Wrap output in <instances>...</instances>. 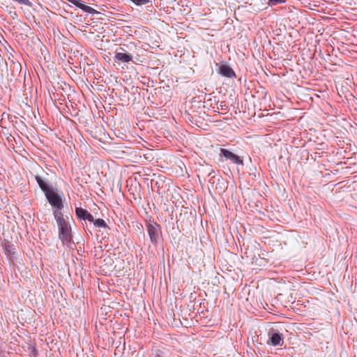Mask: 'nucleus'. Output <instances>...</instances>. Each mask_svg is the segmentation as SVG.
<instances>
[{
  "mask_svg": "<svg viewBox=\"0 0 357 357\" xmlns=\"http://www.w3.org/2000/svg\"><path fill=\"white\" fill-rule=\"evenodd\" d=\"M146 227L151 243L156 246L162 236L160 225L154 222H149Z\"/></svg>",
  "mask_w": 357,
  "mask_h": 357,
  "instance_id": "1",
  "label": "nucleus"
},
{
  "mask_svg": "<svg viewBox=\"0 0 357 357\" xmlns=\"http://www.w3.org/2000/svg\"><path fill=\"white\" fill-rule=\"evenodd\" d=\"M45 196L48 203L54 208L55 210L61 211L63 208L62 196L56 192V189L54 188Z\"/></svg>",
  "mask_w": 357,
  "mask_h": 357,
  "instance_id": "2",
  "label": "nucleus"
},
{
  "mask_svg": "<svg viewBox=\"0 0 357 357\" xmlns=\"http://www.w3.org/2000/svg\"><path fill=\"white\" fill-rule=\"evenodd\" d=\"M220 156L225 158L226 160H229L231 163L243 165V160L238 155L234 154L228 149L221 148L220 150Z\"/></svg>",
  "mask_w": 357,
  "mask_h": 357,
  "instance_id": "3",
  "label": "nucleus"
},
{
  "mask_svg": "<svg viewBox=\"0 0 357 357\" xmlns=\"http://www.w3.org/2000/svg\"><path fill=\"white\" fill-rule=\"evenodd\" d=\"M35 179L45 195L54 189L48 179L45 178L39 175H36L35 176Z\"/></svg>",
  "mask_w": 357,
  "mask_h": 357,
  "instance_id": "4",
  "label": "nucleus"
},
{
  "mask_svg": "<svg viewBox=\"0 0 357 357\" xmlns=\"http://www.w3.org/2000/svg\"><path fill=\"white\" fill-rule=\"evenodd\" d=\"M59 238L63 245L70 243L72 240L70 227L59 229Z\"/></svg>",
  "mask_w": 357,
  "mask_h": 357,
  "instance_id": "5",
  "label": "nucleus"
},
{
  "mask_svg": "<svg viewBox=\"0 0 357 357\" xmlns=\"http://www.w3.org/2000/svg\"><path fill=\"white\" fill-rule=\"evenodd\" d=\"M199 172L202 174V176L203 177L206 176L208 178V183H212V184L214 183L213 178H215V172L211 165H203L202 167V169H199Z\"/></svg>",
  "mask_w": 357,
  "mask_h": 357,
  "instance_id": "6",
  "label": "nucleus"
},
{
  "mask_svg": "<svg viewBox=\"0 0 357 357\" xmlns=\"http://www.w3.org/2000/svg\"><path fill=\"white\" fill-rule=\"evenodd\" d=\"M218 73L227 78L236 77V73L234 70L226 64H222L220 66Z\"/></svg>",
  "mask_w": 357,
  "mask_h": 357,
  "instance_id": "7",
  "label": "nucleus"
},
{
  "mask_svg": "<svg viewBox=\"0 0 357 357\" xmlns=\"http://www.w3.org/2000/svg\"><path fill=\"white\" fill-rule=\"evenodd\" d=\"M119 50L123 52L116 51L114 56L115 59L121 61L122 63H128L132 60V56L130 54H127L123 48L120 47Z\"/></svg>",
  "mask_w": 357,
  "mask_h": 357,
  "instance_id": "8",
  "label": "nucleus"
},
{
  "mask_svg": "<svg viewBox=\"0 0 357 357\" xmlns=\"http://www.w3.org/2000/svg\"><path fill=\"white\" fill-rule=\"evenodd\" d=\"M270 341L273 346H282L284 343L282 335L279 333H273L270 335Z\"/></svg>",
  "mask_w": 357,
  "mask_h": 357,
  "instance_id": "9",
  "label": "nucleus"
},
{
  "mask_svg": "<svg viewBox=\"0 0 357 357\" xmlns=\"http://www.w3.org/2000/svg\"><path fill=\"white\" fill-rule=\"evenodd\" d=\"M76 6L81 8L83 11L86 12L90 14L98 13V12L94 8H93L92 7H91L89 6L85 5L84 3V1L82 0L79 1V3H77V6Z\"/></svg>",
  "mask_w": 357,
  "mask_h": 357,
  "instance_id": "10",
  "label": "nucleus"
},
{
  "mask_svg": "<svg viewBox=\"0 0 357 357\" xmlns=\"http://www.w3.org/2000/svg\"><path fill=\"white\" fill-rule=\"evenodd\" d=\"M53 215H54V218H55V220L56 221V223H57L58 226L60 225H62L63 223L66 222V220L63 218V215L61 212V211L54 210V212H53Z\"/></svg>",
  "mask_w": 357,
  "mask_h": 357,
  "instance_id": "11",
  "label": "nucleus"
},
{
  "mask_svg": "<svg viewBox=\"0 0 357 357\" xmlns=\"http://www.w3.org/2000/svg\"><path fill=\"white\" fill-rule=\"evenodd\" d=\"M89 211L86 209H84L81 207H76L75 208V213L78 218L80 220H84L86 215L88 214Z\"/></svg>",
  "mask_w": 357,
  "mask_h": 357,
  "instance_id": "12",
  "label": "nucleus"
},
{
  "mask_svg": "<svg viewBox=\"0 0 357 357\" xmlns=\"http://www.w3.org/2000/svg\"><path fill=\"white\" fill-rule=\"evenodd\" d=\"M93 224L97 227L106 228L107 227L105 221L103 219H101V218H98V219L94 220Z\"/></svg>",
  "mask_w": 357,
  "mask_h": 357,
  "instance_id": "13",
  "label": "nucleus"
},
{
  "mask_svg": "<svg viewBox=\"0 0 357 357\" xmlns=\"http://www.w3.org/2000/svg\"><path fill=\"white\" fill-rule=\"evenodd\" d=\"M287 0H268V5L272 6L278 3H285Z\"/></svg>",
  "mask_w": 357,
  "mask_h": 357,
  "instance_id": "14",
  "label": "nucleus"
},
{
  "mask_svg": "<svg viewBox=\"0 0 357 357\" xmlns=\"http://www.w3.org/2000/svg\"><path fill=\"white\" fill-rule=\"evenodd\" d=\"M137 6H142L149 2V0H131Z\"/></svg>",
  "mask_w": 357,
  "mask_h": 357,
  "instance_id": "15",
  "label": "nucleus"
},
{
  "mask_svg": "<svg viewBox=\"0 0 357 357\" xmlns=\"http://www.w3.org/2000/svg\"><path fill=\"white\" fill-rule=\"evenodd\" d=\"M219 185L221 190H224L225 188V180L222 178H219L218 179V184Z\"/></svg>",
  "mask_w": 357,
  "mask_h": 357,
  "instance_id": "16",
  "label": "nucleus"
},
{
  "mask_svg": "<svg viewBox=\"0 0 357 357\" xmlns=\"http://www.w3.org/2000/svg\"><path fill=\"white\" fill-rule=\"evenodd\" d=\"M84 220H88L91 222H94L93 216L89 212Z\"/></svg>",
  "mask_w": 357,
  "mask_h": 357,
  "instance_id": "17",
  "label": "nucleus"
},
{
  "mask_svg": "<svg viewBox=\"0 0 357 357\" xmlns=\"http://www.w3.org/2000/svg\"><path fill=\"white\" fill-rule=\"evenodd\" d=\"M69 227V225L68 223V222H65L64 223H63L62 225H60L58 226L59 229L60 228H63V227Z\"/></svg>",
  "mask_w": 357,
  "mask_h": 357,
  "instance_id": "18",
  "label": "nucleus"
},
{
  "mask_svg": "<svg viewBox=\"0 0 357 357\" xmlns=\"http://www.w3.org/2000/svg\"><path fill=\"white\" fill-rule=\"evenodd\" d=\"M70 3L74 4L75 6H77V3H79V0H67Z\"/></svg>",
  "mask_w": 357,
  "mask_h": 357,
  "instance_id": "19",
  "label": "nucleus"
},
{
  "mask_svg": "<svg viewBox=\"0 0 357 357\" xmlns=\"http://www.w3.org/2000/svg\"><path fill=\"white\" fill-rule=\"evenodd\" d=\"M155 357H164L160 351H158L155 354Z\"/></svg>",
  "mask_w": 357,
  "mask_h": 357,
  "instance_id": "20",
  "label": "nucleus"
},
{
  "mask_svg": "<svg viewBox=\"0 0 357 357\" xmlns=\"http://www.w3.org/2000/svg\"><path fill=\"white\" fill-rule=\"evenodd\" d=\"M220 107H221V109H223V105L222 104L220 105Z\"/></svg>",
  "mask_w": 357,
  "mask_h": 357,
  "instance_id": "21",
  "label": "nucleus"
}]
</instances>
